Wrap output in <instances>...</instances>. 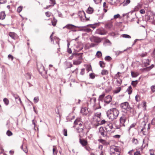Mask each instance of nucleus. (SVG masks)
I'll return each instance as SVG.
<instances>
[{
    "mask_svg": "<svg viewBox=\"0 0 155 155\" xmlns=\"http://www.w3.org/2000/svg\"><path fill=\"white\" fill-rule=\"evenodd\" d=\"M101 113L100 112L96 113L94 117L93 120L92 121L91 123L93 125L98 124V122H99V119L101 117Z\"/></svg>",
    "mask_w": 155,
    "mask_h": 155,
    "instance_id": "3",
    "label": "nucleus"
},
{
    "mask_svg": "<svg viewBox=\"0 0 155 155\" xmlns=\"http://www.w3.org/2000/svg\"><path fill=\"white\" fill-rule=\"evenodd\" d=\"M122 36L124 38H131V36L128 35L127 34H123L122 35Z\"/></svg>",
    "mask_w": 155,
    "mask_h": 155,
    "instance_id": "31",
    "label": "nucleus"
},
{
    "mask_svg": "<svg viewBox=\"0 0 155 155\" xmlns=\"http://www.w3.org/2000/svg\"><path fill=\"white\" fill-rule=\"evenodd\" d=\"M34 101L35 103H37L38 101V97H34Z\"/></svg>",
    "mask_w": 155,
    "mask_h": 155,
    "instance_id": "56",
    "label": "nucleus"
},
{
    "mask_svg": "<svg viewBox=\"0 0 155 155\" xmlns=\"http://www.w3.org/2000/svg\"><path fill=\"white\" fill-rule=\"evenodd\" d=\"M8 58L9 59H11L12 61L14 58L10 54L8 55Z\"/></svg>",
    "mask_w": 155,
    "mask_h": 155,
    "instance_id": "46",
    "label": "nucleus"
},
{
    "mask_svg": "<svg viewBox=\"0 0 155 155\" xmlns=\"http://www.w3.org/2000/svg\"><path fill=\"white\" fill-rule=\"evenodd\" d=\"M106 27L108 28H110L112 26L111 24H108L107 25H106Z\"/></svg>",
    "mask_w": 155,
    "mask_h": 155,
    "instance_id": "60",
    "label": "nucleus"
},
{
    "mask_svg": "<svg viewBox=\"0 0 155 155\" xmlns=\"http://www.w3.org/2000/svg\"><path fill=\"white\" fill-rule=\"evenodd\" d=\"M85 69L84 68H83L81 69V71L80 72V74L82 75H83L85 73Z\"/></svg>",
    "mask_w": 155,
    "mask_h": 155,
    "instance_id": "48",
    "label": "nucleus"
},
{
    "mask_svg": "<svg viewBox=\"0 0 155 155\" xmlns=\"http://www.w3.org/2000/svg\"><path fill=\"white\" fill-rule=\"evenodd\" d=\"M26 77H27V78L29 79H30L31 78V74L29 73H27L26 74Z\"/></svg>",
    "mask_w": 155,
    "mask_h": 155,
    "instance_id": "49",
    "label": "nucleus"
},
{
    "mask_svg": "<svg viewBox=\"0 0 155 155\" xmlns=\"http://www.w3.org/2000/svg\"><path fill=\"white\" fill-rule=\"evenodd\" d=\"M142 7V5L140 4H138L137 6H136L134 9V12H136L139 9Z\"/></svg>",
    "mask_w": 155,
    "mask_h": 155,
    "instance_id": "19",
    "label": "nucleus"
},
{
    "mask_svg": "<svg viewBox=\"0 0 155 155\" xmlns=\"http://www.w3.org/2000/svg\"><path fill=\"white\" fill-rule=\"evenodd\" d=\"M119 114V111L115 108L110 109L107 112V117L112 121L116 119L118 117Z\"/></svg>",
    "mask_w": 155,
    "mask_h": 155,
    "instance_id": "1",
    "label": "nucleus"
},
{
    "mask_svg": "<svg viewBox=\"0 0 155 155\" xmlns=\"http://www.w3.org/2000/svg\"><path fill=\"white\" fill-rule=\"evenodd\" d=\"M110 153L111 155H119L120 152L118 147L113 146L110 147Z\"/></svg>",
    "mask_w": 155,
    "mask_h": 155,
    "instance_id": "2",
    "label": "nucleus"
},
{
    "mask_svg": "<svg viewBox=\"0 0 155 155\" xmlns=\"http://www.w3.org/2000/svg\"><path fill=\"white\" fill-rule=\"evenodd\" d=\"M50 2L51 5L53 6L55 4V1L54 0H50Z\"/></svg>",
    "mask_w": 155,
    "mask_h": 155,
    "instance_id": "44",
    "label": "nucleus"
},
{
    "mask_svg": "<svg viewBox=\"0 0 155 155\" xmlns=\"http://www.w3.org/2000/svg\"><path fill=\"white\" fill-rule=\"evenodd\" d=\"M23 150L26 153H27L28 152V151L26 147L24 149H23Z\"/></svg>",
    "mask_w": 155,
    "mask_h": 155,
    "instance_id": "62",
    "label": "nucleus"
},
{
    "mask_svg": "<svg viewBox=\"0 0 155 155\" xmlns=\"http://www.w3.org/2000/svg\"><path fill=\"white\" fill-rule=\"evenodd\" d=\"M115 127H116V128L117 129H120L121 126H121V124H116V123H115Z\"/></svg>",
    "mask_w": 155,
    "mask_h": 155,
    "instance_id": "41",
    "label": "nucleus"
},
{
    "mask_svg": "<svg viewBox=\"0 0 155 155\" xmlns=\"http://www.w3.org/2000/svg\"><path fill=\"white\" fill-rule=\"evenodd\" d=\"M143 119L144 121L142 122V124L143 126H145L146 125V123L148 121V115L145 114Z\"/></svg>",
    "mask_w": 155,
    "mask_h": 155,
    "instance_id": "15",
    "label": "nucleus"
},
{
    "mask_svg": "<svg viewBox=\"0 0 155 155\" xmlns=\"http://www.w3.org/2000/svg\"><path fill=\"white\" fill-rule=\"evenodd\" d=\"M9 35L12 38L14 39L15 38L14 34L12 33H10Z\"/></svg>",
    "mask_w": 155,
    "mask_h": 155,
    "instance_id": "45",
    "label": "nucleus"
},
{
    "mask_svg": "<svg viewBox=\"0 0 155 155\" xmlns=\"http://www.w3.org/2000/svg\"><path fill=\"white\" fill-rule=\"evenodd\" d=\"M137 81H133L132 82L131 84L133 86L135 87L136 86V85L137 84Z\"/></svg>",
    "mask_w": 155,
    "mask_h": 155,
    "instance_id": "40",
    "label": "nucleus"
},
{
    "mask_svg": "<svg viewBox=\"0 0 155 155\" xmlns=\"http://www.w3.org/2000/svg\"><path fill=\"white\" fill-rule=\"evenodd\" d=\"M57 151L56 150V149L55 148H54L53 149V155H57Z\"/></svg>",
    "mask_w": 155,
    "mask_h": 155,
    "instance_id": "34",
    "label": "nucleus"
},
{
    "mask_svg": "<svg viewBox=\"0 0 155 155\" xmlns=\"http://www.w3.org/2000/svg\"><path fill=\"white\" fill-rule=\"evenodd\" d=\"M132 141L133 143L135 144H137L138 143V140L137 139L133 138L132 139Z\"/></svg>",
    "mask_w": 155,
    "mask_h": 155,
    "instance_id": "29",
    "label": "nucleus"
},
{
    "mask_svg": "<svg viewBox=\"0 0 155 155\" xmlns=\"http://www.w3.org/2000/svg\"><path fill=\"white\" fill-rule=\"evenodd\" d=\"M120 17V15L119 14H117V15H115L114 16V19H116Z\"/></svg>",
    "mask_w": 155,
    "mask_h": 155,
    "instance_id": "55",
    "label": "nucleus"
},
{
    "mask_svg": "<svg viewBox=\"0 0 155 155\" xmlns=\"http://www.w3.org/2000/svg\"><path fill=\"white\" fill-rule=\"evenodd\" d=\"M6 134L8 136H10L12 135V133L9 130H8L6 132Z\"/></svg>",
    "mask_w": 155,
    "mask_h": 155,
    "instance_id": "35",
    "label": "nucleus"
},
{
    "mask_svg": "<svg viewBox=\"0 0 155 155\" xmlns=\"http://www.w3.org/2000/svg\"><path fill=\"white\" fill-rule=\"evenodd\" d=\"M96 56L98 58H100L102 56V54L101 52L99 51H98L97 52Z\"/></svg>",
    "mask_w": 155,
    "mask_h": 155,
    "instance_id": "27",
    "label": "nucleus"
},
{
    "mask_svg": "<svg viewBox=\"0 0 155 155\" xmlns=\"http://www.w3.org/2000/svg\"><path fill=\"white\" fill-rule=\"evenodd\" d=\"M74 124L75 125H76L78 124L79 127L77 129L78 132H80L82 131L83 130V128L81 127L82 124L81 122L80 121V119H77L74 121Z\"/></svg>",
    "mask_w": 155,
    "mask_h": 155,
    "instance_id": "7",
    "label": "nucleus"
},
{
    "mask_svg": "<svg viewBox=\"0 0 155 155\" xmlns=\"http://www.w3.org/2000/svg\"><path fill=\"white\" fill-rule=\"evenodd\" d=\"M104 59L106 61H110L111 60V58L109 56H107Z\"/></svg>",
    "mask_w": 155,
    "mask_h": 155,
    "instance_id": "42",
    "label": "nucleus"
},
{
    "mask_svg": "<svg viewBox=\"0 0 155 155\" xmlns=\"http://www.w3.org/2000/svg\"><path fill=\"white\" fill-rule=\"evenodd\" d=\"M99 63L101 67L104 68L105 67V64L104 62L100 61Z\"/></svg>",
    "mask_w": 155,
    "mask_h": 155,
    "instance_id": "36",
    "label": "nucleus"
},
{
    "mask_svg": "<svg viewBox=\"0 0 155 155\" xmlns=\"http://www.w3.org/2000/svg\"><path fill=\"white\" fill-rule=\"evenodd\" d=\"M120 107L122 110L124 112L128 111L130 107L127 102H125L121 103L120 104Z\"/></svg>",
    "mask_w": 155,
    "mask_h": 155,
    "instance_id": "4",
    "label": "nucleus"
},
{
    "mask_svg": "<svg viewBox=\"0 0 155 155\" xmlns=\"http://www.w3.org/2000/svg\"><path fill=\"white\" fill-rule=\"evenodd\" d=\"M151 89L152 91L154 92L155 91V86H152L151 87Z\"/></svg>",
    "mask_w": 155,
    "mask_h": 155,
    "instance_id": "54",
    "label": "nucleus"
},
{
    "mask_svg": "<svg viewBox=\"0 0 155 155\" xmlns=\"http://www.w3.org/2000/svg\"><path fill=\"white\" fill-rule=\"evenodd\" d=\"M78 15L80 16L81 20L83 22L89 20V17H87L86 16L85 14L83 11L79 12Z\"/></svg>",
    "mask_w": 155,
    "mask_h": 155,
    "instance_id": "5",
    "label": "nucleus"
},
{
    "mask_svg": "<svg viewBox=\"0 0 155 155\" xmlns=\"http://www.w3.org/2000/svg\"><path fill=\"white\" fill-rule=\"evenodd\" d=\"M94 1L96 4H98L101 3L102 0H94Z\"/></svg>",
    "mask_w": 155,
    "mask_h": 155,
    "instance_id": "51",
    "label": "nucleus"
},
{
    "mask_svg": "<svg viewBox=\"0 0 155 155\" xmlns=\"http://www.w3.org/2000/svg\"><path fill=\"white\" fill-rule=\"evenodd\" d=\"M82 28V27L76 26L72 24H68L67 25L65 26L63 28V29L64 28H66L68 29H71L75 28Z\"/></svg>",
    "mask_w": 155,
    "mask_h": 155,
    "instance_id": "10",
    "label": "nucleus"
},
{
    "mask_svg": "<svg viewBox=\"0 0 155 155\" xmlns=\"http://www.w3.org/2000/svg\"><path fill=\"white\" fill-rule=\"evenodd\" d=\"M94 11V9L93 8L89 7L87 9V13L91 14H92Z\"/></svg>",
    "mask_w": 155,
    "mask_h": 155,
    "instance_id": "22",
    "label": "nucleus"
},
{
    "mask_svg": "<svg viewBox=\"0 0 155 155\" xmlns=\"http://www.w3.org/2000/svg\"><path fill=\"white\" fill-rule=\"evenodd\" d=\"M22 9V7L21 6H20L18 7L17 9V11L18 12H20Z\"/></svg>",
    "mask_w": 155,
    "mask_h": 155,
    "instance_id": "37",
    "label": "nucleus"
},
{
    "mask_svg": "<svg viewBox=\"0 0 155 155\" xmlns=\"http://www.w3.org/2000/svg\"><path fill=\"white\" fill-rule=\"evenodd\" d=\"M146 107L147 105L146 104V102L144 101H143L142 102V107L143 109L144 110H146Z\"/></svg>",
    "mask_w": 155,
    "mask_h": 155,
    "instance_id": "28",
    "label": "nucleus"
},
{
    "mask_svg": "<svg viewBox=\"0 0 155 155\" xmlns=\"http://www.w3.org/2000/svg\"><path fill=\"white\" fill-rule=\"evenodd\" d=\"M51 22L52 25L54 26H55L56 25L57 20L54 17Z\"/></svg>",
    "mask_w": 155,
    "mask_h": 155,
    "instance_id": "21",
    "label": "nucleus"
},
{
    "mask_svg": "<svg viewBox=\"0 0 155 155\" xmlns=\"http://www.w3.org/2000/svg\"><path fill=\"white\" fill-rule=\"evenodd\" d=\"M108 122H107L105 120H102L100 122H98V124H97V125H94L95 126H98L99 125H102L103 124H105H105H106L107 123H108Z\"/></svg>",
    "mask_w": 155,
    "mask_h": 155,
    "instance_id": "18",
    "label": "nucleus"
},
{
    "mask_svg": "<svg viewBox=\"0 0 155 155\" xmlns=\"http://www.w3.org/2000/svg\"><path fill=\"white\" fill-rule=\"evenodd\" d=\"M81 62L78 61H73V64L74 65H78L80 64Z\"/></svg>",
    "mask_w": 155,
    "mask_h": 155,
    "instance_id": "32",
    "label": "nucleus"
},
{
    "mask_svg": "<svg viewBox=\"0 0 155 155\" xmlns=\"http://www.w3.org/2000/svg\"><path fill=\"white\" fill-rule=\"evenodd\" d=\"M117 82L119 84H121L122 82V80L121 79H119L117 80Z\"/></svg>",
    "mask_w": 155,
    "mask_h": 155,
    "instance_id": "61",
    "label": "nucleus"
},
{
    "mask_svg": "<svg viewBox=\"0 0 155 155\" xmlns=\"http://www.w3.org/2000/svg\"><path fill=\"white\" fill-rule=\"evenodd\" d=\"M3 101L6 105H8L9 104V101L6 98H5L4 99Z\"/></svg>",
    "mask_w": 155,
    "mask_h": 155,
    "instance_id": "30",
    "label": "nucleus"
},
{
    "mask_svg": "<svg viewBox=\"0 0 155 155\" xmlns=\"http://www.w3.org/2000/svg\"><path fill=\"white\" fill-rule=\"evenodd\" d=\"M105 98L104 99V102L107 104L109 103L111 101L112 97H105Z\"/></svg>",
    "mask_w": 155,
    "mask_h": 155,
    "instance_id": "20",
    "label": "nucleus"
},
{
    "mask_svg": "<svg viewBox=\"0 0 155 155\" xmlns=\"http://www.w3.org/2000/svg\"><path fill=\"white\" fill-rule=\"evenodd\" d=\"M126 117L125 116H123L120 119V123L121 126L124 127L125 126V123L126 121Z\"/></svg>",
    "mask_w": 155,
    "mask_h": 155,
    "instance_id": "12",
    "label": "nucleus"
},
{
    "mask_svg": "<svg viewBox=\"0 0 155 155\" xmlns=\"http://www.w3.org/2000/svg\"><path fill=\"white\" fill-rule=\"evenodd\" d=\"M45 14L46 16L49 17L51 16V13L49 12H45Z\"/></svg>",
    "mask_w": 155,
    "mask_h": 155,
    "instance_id": "43",
    "label": "nucleus"
},
{
    "mask_svg": "<svg viewBox=\"0 0 155 155\" xmlns=\"http://www.w3.org/2000/svg\"><path fill=\"white\" fill-rule=\"evenodd\" d=\"M148 127L147 129L145 127V126H144V127H143L141 129L140 127L138 128V130H139L140 129V134H142L143 135H145L147 134L148 133V129H150V127L149 126V124L148 125Z\"/></svg>",
    "mask_w": 155,
    "mask_h": 155,
    "instance_id": "6",
    "label": "nucleus"
},
{
    "mask_svg": "<svg viewBox=\"0 0 155 155\" xmlns=\"http://www.w3.org/2000/svg\"><path fill=\"white\" fill-rule=\"evenodd\" d=\"M136 125V124L135 123H133L132 124L130 127L129 130H130L132 128L134 127Z\"/></svg>",
    "mask_w": 155,
    "mask_h": 155,
    "instance_id": "50",
    "label": "nucleus"
},
{
    "mask_svg": "<svg viewBox=\"0 0 155 155\" xmlns=\"http://www.w3.org/2000/svg\"><path fill=\"white\" fill-rule=\"evenodd\" d=\"M90 40L92 42L97 43H100L101 41V40L100 38L94 36H92L90 38Z\"/></svg>",
    "mask_w": 155,
    "mask_h": 155,
    "instance_id": "9",
    "label": "nucleus"
},
{
    "mask_svg": "<svg viewBox=\"0 0 155 155\" xmlns=\"http://www.w3.org/2000/svg\"><path fill=\"white\" fill-rule=\"evenodd\" d=\"M130 2V0H126L125 1L123 2L124 4L123 6H125L128 5Z\"/></svg>",
    "mask_w": 155,
    "mask_h": 155,
    "instance_id": "24",
    "label": "nucleus"
},
{
    "mask_svg": "<svg viewBox=\"0 0 155 155\" xmlns=\"http://www.w3.org/2000/svg\"><path fill=\"white\" fill-rule=\"evenodd\" d=\"M6 16V15L5 12L3 11L1 12L0 13V19H4Z\"/></svg>",
    "mask_w": 155,
    "mask_h": 155,
    "instance_id": "16",
    "label": "nucleus"
},
{
    "mask_svg": "<svg viewBox=\"0 0 155 155\" xmlns=\"http://www.w3.org/2000/svg\"><path fill=\"white\" fill-rule=\"evenodd\" d=\"M86 70L89 72V71H90L91 69V65H87L86 66Z\"/></svg>",
    "mask_w": 155,
    "mask_h": 155,
    "instance_id": "39",
    "label": "nucleus"
},
{
    "mask_svg": "<svg viewBox=\"0 0 155 155\" xmlns=\"http://www.w3.org/2000/svg\"><path fill=\"white\" fill-rule=\"evenodd\" d=\"M127 92L129 94H130L132 92V87L131 86H129L127 90Z\"/></svg>",
    "mask_w": 155,
    "mask_h": 155,
    "instance_id": "25",
    "label": "nucleus"
},
{
    "mask_svg": "<svg viewBox=\"0 0 155 155\" xmlns=\"http://www.w3.org/2000/svg\"><path fill=\"white\" fill-rule=\"evenodd\" d=\"M103 148V146L101 145H99L98 148L101 150H102Z\"/></svg>",
    "mask_w": 155,
    "mask_h": 155,
    "instance_id": "63",
    "label": "nucleus"
},
{
    "mask_svg": "<svg viewBox=\"0 0 155 155\" xmlns=\"http://www.w3.org/2000/svg\"><path fill=\"white\" fill-rule=\"evenodd\" d=\"M99 133L103 137H105L107 136V134L106 131H105L104 128L102 127H101L99 128Z\"/></svg>",
    "mask_w": 155,
    "mask_h": 155,
    "instance_id": "11",
    "label": "nucleus"
},
{
    "mask_svg": "<svg viewBox=\"0 0 155 155\" xmlns=\"http://www.w3.org/2000/svg\"><path fill=\"white\" fill-rule=\"evenodd\" d=\"M63 133L64 135L65 136H67V130L65 129H64L63 131Z\"/></svg>",
    "mask_w": 155,
    "mask_h": 155,
    "instance_id": "53",
    "label": "nucleus"
},
{
    "mask_svg": "<svg viewBox=\"0 0 155 155\" xmlns=\"http://www.w3.org/2000/svg\"><path fill=\"white\" fill-rule=\"evenodd\" d=\"M113 128V125L111 123L108 122L105 125V128L107 133L111 131Z\"/></svg>",
    "mask_w": 155,
    "mask_h": 155,
    "instance_id": "8",
    "label": "nucleus"
},
{
    "mask_svg": "<svg viewBox=\"0 0 155 155\" xmlns=\"http://www.w3.org/2000/svg\"><path fill=\"white\" fill-rule=\"evenodd\" d=\"M90 77L91 79H94L95 78V76L94 74L91 73L90 74Z\"/></svg>",
    "mask_w": 155,
    "mask_h": 155,
    "instance_id": "47",
    "label": "nucleus"
},
{
    "mask_svg": "<svg viewBox=\"0 0 155 155\" xmlns=\"http://www.w3.org/2000/svg\"><path fill=\"white\" fill-rule=\"evenodd\" d=\"M67 51L69 54H71L72 53V51L71 48H68L67 49Z\"/></svg>",
    "mask_w": 155,
    "mask_h": 155,
    "instance_id": "59",
    "label": "nucleus"
},
{
    "mask_svg": "<svg viewBox=\"0 0 155 155\" xmlns=\"http://www.w3.org/2000/svg\"><path fill=\"white\" fill-rule=\"evenodd\" d=\"M96 45H97L95 44L92 43L90 44L89 47L90 48L93 47L95 46Z\"/></svg>",
    "mask_w": 155,
    "mask_h": 155,
    "instance_id": "52",
    "label": "nucleus"
},
{
    "mask_svg": "<svg viewBox=\"0 0 155 155\" xmlns=\"http://www.w3.org/2000/svg\"><path fill=\"white\" fill-rule=\"evenodd\" d=\"M121 90V88L120 87H118L117 89L114 91V93H117L119 92Z\"/></svg>",
    "mask_w": 155,
    "mask_h": 155,
    "instance_id": "38",
    "label": "nucleus"
},
{
    "mask_svg": "<svg viewBox=\"0 0 155 155\" xmlns=\"http://www.w3.org/2000/svg\"><path fill=\"white\" fill-rule=\"evenodd\" d=\"M145 12L144 9H142L140 10V13L141 14H144Z\"/></svg>",
    "mask_w": 155,
    "mask_h": 155,
    "instance_id": "57",
    "label": "nucleus"
},
{
    "mask_svg": "<svg viewBox=\"0 0 155 155\" xmlns=\"http://www.w3.org/2000/svg\"><path fill=\"white\" fill-rule=\"evenodd\" d=\"M98 141L100 143H101L104 144H106V143H107L105 140H103V139H99V140H98Z\"/></svg>",
    "mask_w": 155,
    "mask_h": 155,
    "instance_id": "33",
    "label": "nucleus"
},
{
    "mask_svg": "<svg viewBox=\"0 0 155 155\" xmlns=\"http://www.w3.org/2000/svg\"><path fill=\"white\" fill-rule=\"evenodd\" d=\"M40 67H39V66H38V68L39 71L41 74L45 71V68L42 65H40Z\"/></svg>",
    "mask_w": 155,
    "mask_h": 155,
    "instance_id": "17",
    "label": "nucleus"
},
{
    "mask_svg": "<svg viewBox=\"0 0 155 155\" xmlns=\"http://www.w3.org/2000/svg\"><path fill=\"white\" fill-rule=\"evenodd\" d=\"M108 74V71L106 70H103L101 72V74L103 75H107Z\"/></svg>",
    "mask_w": 155,
    "mask_h": 155,
    "instance_id": "23",
    "label": "nucleus"
},
{
    "mask_svg": "<svg viewBox=\"0 0 155 155\" xmlns=\"http://www.w3.org/2000/svg\"><path fill=\"white\" fill-rule=\"evenodd\" d=\"M131 74L132 77L135 78L137 77L138 75V74L137 72L131 71Z\"/></svg>",
    "mask_w": 155,
    "mask_h": 155,
    "instance_id": "26",
    "label": "nucleus"
},
{
    "mask_svg": "<svg viewBox=\"0 0 155 155\" xmlns=\"http://www.w3.org/2000/svg\"><path fill=\"white\" fill-rule=\"evenodd\" d=\"M140 153L138 152H136L135 153H134V155H140Z\"/></svg>",
    "mask_w": 155,
    "mask_h": 155,
    "instance_id": "64",
    "label": "nucleus"
},
{
    "mask_svg": "<svg viewBox=\"0 0 155 155\" xmlns=\"http://www.w3.org/2000/svg\"><path fill=\"white\" fill-rule=\"evenodd\" d=\"M79 142L83 147L87 145V141L84 139L80 138Z\"/></svg>",
    "mask_w": 155,
    "mask_h": 155,
    "instance_id": "14",
    "label": "nucleus"
},
{
    "mask_svg": "<svg viewBox=\"0 0 155 155\" xmlns=\"http://www.w3.org/2000/svg\"><path fill=\"white\" fill-rule=\"evenodd\" d=\"M81 112L83 115H86L88 114L89 111L86 107H84L81 108Z\"/></svg>",
    "mask_w": 155,
    "mask_h": 155,
    "instance_id": "13",
    "label": "nucleus"
},
{
    "mask_svg": "<svg viewBox=\"0 0 155 155\" xmlns=\"http://www.w3.org/2000/svg\"><path fill=\"white\" fill-rule=\"evenodd\" d=\"M85 148L87 151H89L91 150V148L88 147L87 146H84Z\"/></svg>",
    "mask_w": 155,
    "mask_h": 155,
    "instance_id": "58",
    "label": "nucleus"
}]
</instances>
